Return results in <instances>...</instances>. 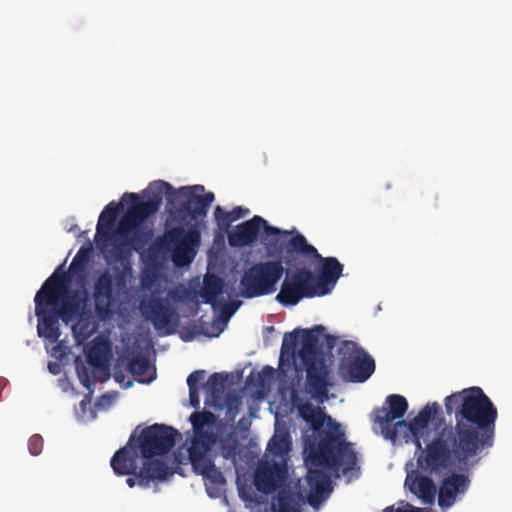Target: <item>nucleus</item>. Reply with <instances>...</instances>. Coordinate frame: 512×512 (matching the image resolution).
Segmentation results:
<instances>
[{
	"mask_svg": "<svg viewBox=\"0 0 512 512\" xmlns=\"http://www.w3.org/2000/svg\"><path fill=\"white\" fill-rule=\"evenodd\" d=\"M37 331L39 336L51 340L58 341L60 337L59 322H37Z\"/></svg>",
	"mask_w": 512,
	"mask_h": 512,
	"instance_id": "obj_30",
	"label": "nucleus"
},
{
	"mask_svg": "<svg viewBox=\"0 0 512 512\" xmlns=\"http://www.w3.org/2000/svg\"><path fill=\"white\" fill-rule=\"evenodd\" d=\"M119 289L126 286V275L123 271H118L115 278L109 271H104L95 280L93 287V298L95 308L100 316L107 315L115 303L113 283ZM101 320H105L104 317Z\"/></svg>",
	"mask_w": 512,
	"mask_h": 512,
	"instance_id": "obj_15",
	"label": "nucleus"
},
{
	"mask_svg": "<svg viewBox=\"0 0 512 512\" xmlns=\"http://www.w3.org/2000/svg\"><path fill=\"white\" fill-rule=\"evenodd\" d=\"M28 450L30 453H32V438L28 440Z\"/></svg>",
	"mask_w": 512,
	"mask_h": 512,
	"instance_id": "obj_47",
	"label": "nucleus"
},
{
	"mask_svg": "<svg viewBox=\"0 0 512 512\" xmlns=\"http://www.w3.org/2000/svg\"><path fill=\"white\" fill-rule=\"evenodd\" d=\"M407 410L406 398L399 394H391L387 396L384 406L374 408L372 420L379 424L381 434L385 439L396 442V422H393L402 420Z\"/></svg>",
	"mask_w": 512,
	"mask_h": 512,
	"instance_id": "obj_13",
	"label": "nucleus"
},
{
	"mask_svg": "<svg viewBox=\"0 0 512 512\" xmlns=\"http://www.w3.org/2000/svg\"><path fill=\"white\" fill-rule=\"evenodd\" d=\"M214 218L219 230L228 233L233 220L227 211H225L221 206H217L214 210Z\"/></svg>",
	"mask_w": 512,
	"mask_h": 512,
	"instance_id": "obj_33",
	"label": "nucleus"
},
{
	"mask_svg": "<svg viewBox=\"0 0 512 512\" xmlns=\"http://www.w3.org/2000/svg\"><path fill=\"white\" fill-rule=\"evenodd\" d=\"M48 368L49 371L55 375L60 372V365L56 362H49Z\"/></svg>",
	"mask_w": 512,
	"mask_h": 512,
	"instance_id": "obj_43",
	"label": "nucleus"
},
{
	"mask_svg": "<svg viewBox=\"0 0 512 512\" xmlns=\"http://www.w3.org/2000/svg\"><path fill=\"white\" fill-rule=\"evenodd\" d=\"M114 379H115L117 382H123V381H124V379H125L124 374H123L121 371H119V370L117 369V367H116V368H115V370H114Z\"/></svg>",
	"mask_w": 512,
	"mask_h": 512,
	"instance_id": "obj_44",
	"label": "nucleus"
},
{
	"mask_svg": "<svg viewBox=\"0 0 512 512\" xmlns=\"http://www.w3.org/2000/svg\"><path fill=\"white\" fill-rule=\"evenodd\" d=\"M65 273L58 274V270L55 271L44 283L42 288L37 292L34 297L36 303L35 314L38 320H54L52 317L41 318V306L54 307L57 305L61 296L65 291Z\"/></svg>",
	"mask_w": 512,
	"mask_h": 512,
	"instance_id": "obj_17",
	"label": "nucleus"
},
{
	"mask_svg": "<svg viewBox=\"0 0 512 512\" xmlns=\"http://www.w3.org/2000/svg\"><path fill=\"white\" fill-rule=\"evenodd\" d=\"M249 209L248 208H243L241 206H237L235 208H233L231 211L227 212L231 219L234 221H237L239 220L240 218H243L244 216H246L248 213H249Z\"/></svg>",
	"mask_w": 512,
	"mask_h": 512,
	"instance_id": "obj_38",
	"label": "nucleus"
},
{
	"mask_svg": "<svg viewBox=\"0 0 512 512\" xmlns=\"http://www.w3.org/2000/svg\"><path fill=\"white\" fill-rule=\"evenodd\" d=\"M190 421L194 434L188 453L193 470L211 484H225L222 472L208 455L217 442V435L212 429L216 416L210 411L194 412L190 416Z\"/></svg>",
	"mask_w": 512,
	"mask_h": 512,
	"instance_id": "obj_4",
	"label": "nucleus"
},
{
	"mask_svg": "<svg viewBox=\"0 0 512 512\" xmlns=\"http://www.w3.org/2000/svg\"><path fill=\"white\" fill-rule=\"evenodd\" d=\"M144 194L148 196L146 201L141 200L136 193L126 192L122 196V200L129 199L131 205L118 223L116 232L121 236L131 234V237L129 241H123L116 245V257L125 259L130 257L133 251L139 252L145 249L153 237V231L143 229L141 225L159 210L165 195L169 204L176 209L179 221H194L195 223L188 230L181 225L167 229L156 240V244L171 253V258L176 266L182 267L190 264L201 242V233L197 222L207 216L209 207L215 199L214 193L205 192L203 185L175 189L169 183L158 180L150 183Z\"/></svg>",
	"mask_w": 512,
	"mask_h": 512,
	"instance_id": "obj_2",
	"label": "nucleus"
},
{
	"mask_svg": "<svg viewBox=\"0 0 512 512\" xmlns=\"http://www.w3.org/2000/svg\"><path fill=\"white\" fill-rule=\"evenodd\" d=\"M448 470L453 471L441 479L437 492L438 506L443 511L450 509L460 500L471 485L470 476L467 474L470 470L463 471L457 467L448 468Z\"/></svg>",
	"mask_w": 512,
	"mask_h": 512,
	"instance_id": "obj_14",
	"label": "nucleus"
},
{
	"mask_svg": "<svg viewBox=\"0 0 512 512\" xmlns=\"http://www.w3.org/2000/svg\"><path fill=\"white\" fill-rule=\"evenodd\" d=\"M190 405L197 409L200 406L199 388H189Z\"/></svg>",
	"mask_w": 512,
	"mask_h": 512,
	"instance_id": "obj_39",
	"label": "nucleus"
},
{
	"mask_svg": "<svg viewBox=\"0 0 512 512\" xmlns=\"http://www.w3.org/2000/svg\"><path fill=\"white\" fill-rule=\"evenodd\" d=\"M179 295L176 291H169L165 297L160 295V292L154 291L151 296L142 300L141 309L144 313H149L151 317H146L145 320H179L176 308L173 302L178 301Z\"/></svg>",
	"mask_w": 512,
	"mask_h": 512,
	"instance_id": "obj_16",
	"label": "nucleus"
},
{
	"mask_svg": "<svg viewBox=\"0 0 512 512\" xmlns=\"http://www.w3.org/2000/svg\"><path fill=\"white\" fill-rule=\"evenodd\" d=\"M261 228H263L264 234L267 238L277 237V236H287L289 235L288 231H283L277 227L271 226L265 220V223H261Z\"/></svg>",
	"mask_w": 512,
	"mask_h": 512,
	"instance_id": "obj_37",
	"label": "nucleus"
},
{
	"mask_svg": "<svg viewBox=\"0 0 512 512\" xmlns=\"http://www.w3.org/2000/svg\"><path fill=\"white\" fill-rule=\"evenodd\" d=\"M338 355L340 356V369L342 365L348 364L354 358L359 357L365 351L357 345L354 341L345 340L338 348Z\"/></svg>",
	"mask_w": 512,
	"mask_h": 512,
	"instance_id": "obj_28",
	"label": "nucleus"
},
{
	"mask_svg": "<svg viewBox=\"0 0 512 512\" xmlns=\"http://www.w3.org/2000/svg\"><path fill=\"white\" fill-rule=\"evenodd\" d=\"M302 499L300 492L294 493L288 488H282L278 491L272 509L274 512H300L299 501Z\"/></svg>",
	"mask_w": 512,
	"mask_h": 512,
	"instance_id": "obj_26",
	"label": "nucleus"
},
{
	"mask_svg": "<svg viewBox=\"0 0 512 512\" xmlns=\"http://www.w3.org/2000/svg\"><path fill=\"white\" fill-rule=\"evenodd\" d=\"M91 324H92V326H91L92 330H97L100 328V322H80V321L72 322L71 328H72L73 332H76L78 327L89 328Z\"/></svg>",
	"mask_w": 512,
	"mask_h": 512,
	"instance_id": "obj_40",
	"label": "nucleus"
},
{
	"mask_svg": "<svg viewBox=\"0 0 512 512\" xmlns=\"http://www.w3.org/2000/svg\"><path fill=\"white\" fill-rule=\"evenodd\" d=\"M224 282L222 278L215 274L207 273L203 279V286L200 290V298L203 303L211 304L213 308L217 306V298L222 294Z\"/></svg>",
	"mask_w": 512,
	"mask_h": 512,
	"instance_id": "obj_24",
	"label": "nucleus"
},
{
	"mask_svg": "<svg viewBox=\"0 0 512 512\" xmlns=\"http://www.w3.org/2000/svg\"><path fill=\"white\" fill-rule=\"evenodd\" d=\"M289 253L303 255L318 263L315 283L322 296L329 294L342 276L344 266L336 257H323L300 233L293 235L286 244Z\"/></svg>",
	"mask_w": 512,
	"mask_h": 512,
	"instance_id": "obj_6",
	"label": "nucleus"
},
{
	"mask_svg": "<svg viewBox=\"0 0 512 512\" xmlns=\"http://www.w3.org/2000/svg\"><path fill=\"white\" fill-rule=\"evenodd\" d=\"M290 441L287 435L284 436H274L268 443L267 450L275 455L282 456L289 450Z\"/></svg>",
	"mask_w": 512,
	"mask_h": 512,
	"instance_id": "obj_31",
	"label": "nucleus"
},
{
	"mask_svg": "<svg viewBox=\"0 0 512 512\" xmlns=\"http://www.w3.org/2000/svg\"><path fill=\"white\" fill-rule=\"evenodd\" d=\"M286 478V470L280 465L264 464L257 468L254 485L259 492L270 494L275 492Z\"/></svg>",
	"mask_w": 512,
	"mask_h": 512,
	"instance_id": "obj_19",
	"label": "nucleus"
},
{
	"mask_svg": "<svg viewBox=\"0 0 512 512\" xmlns=\"http://www.w3.org/2000/svg\"><path fill=\"white\" fill-rule=\"evenodd\" d=\"M126 483L130 488H133L136 485V483L138 484V480H137L136 476L129 477L126 479Z\"/></svg>",
	"mask_w": 512,
	"mask_h": 512,
	"instance_id": "obj_45",
	"label": "nucleus"
},
{
	"mask_svg": "<svg viewBox=\"0 0 512 512\" xmlns=\"http://www.w3.org/2000/svg\"><path fill=\"white\" fill-rule=\"evenodd\" d=\"M284 274L280 260L258 262L244 271L240 283V294L245 298H255L272 294Z\"/></svg>",
	"mask_w": 512,
	"mask_h": 512,
	"instance_id": "obj_7",
	"label": "nucleus"
},
{
	"mask_svg": "<svg viewBox=\"0 0 512 512\" xmlns=\"http://www.w3.org/2000/svg\"><path fill=\"white\" fill-rule=\"evenodd\" d=\"M132 435L126 446L120 448L111 458V467L116 475H133L138 480V485L147 488L151 482H163L173 475L174 471L161 460L144 461L138 469V447L132 445Z\"/></svg>",
	"mask_w": 512,
	"mask_h": 512,
	"instance_id": "obj_5",
	"label": "nucleus"
},
{
	"mask_svg": "<svg viewBox=\"0 0 512 512\" xmlns=\"http://www.w3.org/2000/svg\"><path fill=\"white\" fill-rule=\"evenodd\" d=\"M332 386L331 370L326 364L306 369V392L317 402L324 403L329 399L328 393Z\"/></svg>",
	"mask_w": 512,
	"mask_h": 512,
	"instance_id": "obj_18",
	"label": "nucleus"
},
{
	"mask_svg": "<svg viewBox=\"0 0 512 512\" xmlns=\"http://www.w3.org/2000/svg\"><path fill=\"white\" fill-rule=\"evenodd\" d=\"M151 347L150 340L136 338L133 345L125 348L123 355L120 357L128 372L139 383L149 384L156 378V370L151 366L146 355Z\"/></svg>",
	"mask_w": 512,
	"mask_h": 512,
	"instance_id": "obj_11",
	"label": "nucleus"
},
{
	"mask_svg": "<svg viewBox=\"0 0 512 512\" xmlns=\"http://www.w3.org/2000/svg\"><path fill=\"white\" fill-rule=\"evenodd\" d=\"M275 370L271 366H264L260 372L257 374V382L256 385L260 387H264L267 380L273 378Z\"/></svg>",
	"mask_w": 512,
	"mask_h": 512,
	"instance_id": "obj_35",
	"label": "nucleus"
},
{
	"mask_svg": "<svg viewBox=\"0 0 512 512\" xmlns=\"http://www.w3.org/2000/svg\"><path fill=\"white\" fill-rule=\"evenodd\" d=\"M157 280V274L154 271L145 270L140 276L141 289L143 291H152Z\"/></svg>",
	"mask_w": 512,
	"mask_h": 512,
	"instance_id": "obj_34",
	"label": "nucleus"
},
{
	"mask_svg": "<svg viewBox=\"0 0 512 512\" xmlns=\"http://www.w3.org/2000/svg\"><path fill=\"white\" fill-rule=\"evenodd\" d=\"M300 417L318 432V441L305 448V463L310 468L306 475L309 487L307 495L311 506L318 505L332 491L331 478L318 467L326 468L338 475L352 471L357 464V455L353 444L346 441L341 425L330 416H326L320 407L311 402L296 404Z\"/></svg>",
	"mask_w": 512,
	"mask_h": 512,
	"instance_id": "obj_3",
	"label": "nucleus"
},
{
	"mask_svg": "<svg viewBox=\"0 0 512 512\" xmlns=\"http://www.w3.org/2000/svg\"><path fill=\"white\" fill-rule=\"evenodd\" d=\"M283 349H284V345L282 346V349H281V357H282V356H283V354H284V350H283Z\"/></svg>",
	"mask_w": 512,
	"mask_h": 512,
	"instance_id": "obj_48",
	"label": "nucleus"
},
{
	"mask_svg": "<svg viewBox=\"0 0 512 512\" xmlns=\"http://www.w3.org/2000/svg\"><path fill=\"white\" fill-rule=\"evenodd\" d=\"M301 362L305 366V370L309 367H317L318 364H326L324 358L320 355L316 344L305 342L299 351Z\"/></svg>",
	"mask_w": 512,
	"mask_h": 512,
	"instance_id": "obj_27",
	"label": "nucleus"
},
{
	"mask_svg": "<svg viewBox=\"0 0 512 512\" xmlns=\"http://www.w3.org/2000/svg\"><path fill=\"white\" fill-rule=\"evenodd\" d=\"M261 223H265V219L261 216L254 215L251 219L244 221L228 232V243L231 247H245L254 243L261 230Z\"/></svg>",
	"mask_w": 512,
	"mask_h": 512,
	"instance_id": "obj_21",
	"label": "nucleus"
},
{
	"mask_svg": "<svg viewBox=\"0 0 512 512\" xmlns=\"http://www.w3.org/2000/svg\"><path fill=\"white\" fill-rule=\"evenodd\" d=\"M404 485L420 499L422 504H434L438 491L435 482L429 476L421 474L418 470H413L407 474Z\"/></svg>",
	"mask_w": 512,
	"mask_h": 512,
	"instance_id": "obj_20",
	"label": "nucleus"
},
{
	"mask_svg": "<svg viewBox=\"0 0 512 512\" xmlns=\"http://www.w3.org/2000/svg\"><path fill=\"white\" fill-rule=\"evenodd\" d=\"M240 306L239 301H226L217 303L215 309L219 311L218 316L214 320H229Z\"/></svg>",
	"mask_w": 512,
	"mask_h": 512,
	"instance_id": "obj_32",
	"label": "nucleus"
},
{
	"mask_svg": "<svg viewBox=\"0 0 512 512\" xmlns=\"http://www.w3.org/2000/svg\"><path fill=\"white\" fill-rule=\"evenodd\" d=\"M91 247L82 246L70 264V271L73 274L82 273L85 271L90 258Z\"/></svg>",
	"mask_w": 512,
	"mask_h": 512,
	"instance_id": "obj_29",
	"label": "nucleus"
},
{
	"mask_svg": "<svg viewBox=\"0 0 512 512\" xmlns=\"http://www.w3.org/2000/svg\"><path fill=\"white\" fill-rule=\"evenodd\" d=\"M111 344L109 340L97 337L86 352L87 363L76 360V372L80 383L87 389L88 395L93 394V383L107 381L110 374L109 359Z\"/></svg>",
	"mask_w": 512,
	"mask_h": 512,
	"instance_id": "obj_8",
	"label": "nucleus"
},
{
	"mask_svg": "<svg viewBox=\"0 0 512 512\" xmlns=\"http://www.w3.org/2000/svg\"><path fill=\"white\" fill-rule=\"evenodd\" d=\"M43 448V438L39 434H34V456L41 453Z\"/></svg>",
	"mask_w": 512,
	"mask_h": 512,
	"instance_id": "obj_41",
	"label": "nucleus"
},
{
	"mask_svg": "<svg viewBox=\"0 0 512 512\" xmlns=\"http://www.w3.org/2000/svg\"><path fill=\"white\" fill-rule=\"evenodd\" d=\"M119 328H126L127 324H130L131 322L125 321V322H117Z\"/></svg>",
	"mask_w": 512,
	"mask_h": 512,
	"instance_id": "obj_46",
	"label": "nucleus"
},
{
	"mask_svg": "<svg viewBox=\"0 0 512 512\" xmlns=\"http://www.w3.org/2000/svg\"><path fill=\"white\" fill-rule=\"evenodd\" d=\"M65 351L63 350L60 344L54 346L51 350V355L55 358L61 359L65 355Z\"/></svg>",
	"mask_w": 512,
	"mask_h": 512,
	"instance_id": "obj_42",
	"label": "nucleus"
},
{
	"mask_svg": "<svg viewBox=\"0 0 512 512\" xmlns=\"http://www.w3.org/2000/svg\"><path fill=\"white\" fill-rule=\"evenodd\" d=\"M120 211V205L116 204L115 202H110L108 205L105 206L103 211L101 212L97 227H96V235L103 236L105 238H115V243L113 247V257L118 261L128 260V258L125 259H118L115 255V248L116 245L123 241H129L131 234L128 236H121L120 234H117V228L115 229L114 233L111 234V231L113 229L114 223L116 221V218Z\"/></svg>",
	"mask_w": 512,
	"mask_h": 512,
	"instance_id": "obj_22",
	"label": "nucleus"
},
{
	"mask_svg": "<svg viewBox=\"0 0 512 512\" xmlns=\"http://www.w3.org/2000/svg\"><path fill=\"white\" fill-rule=\"evenodd\" d=\"M446 414L455 422L436 429L431 438L425 430L439 405L427 404L410 422L396 421V441L410 440L419 451L418 467L428 474L448 468L472 470L495 442L497 408L480 387L465 388L444 399Z\"/></svg>",
	"mask_w": 512,
	"mask_h": 512,
	"instance_id": "obj_1",
	"label": "nucleus"
},
{
	"mask_svg": "<svg viewBox=\"0 0 512 512\" xmlns=\"http://www.w3.org/2000/svg\"><path fill=\"white\" fill-rule=\"evenodd\" d=\"M316 296L322 295L315 283V275L302 267L286 273L276 299L283 306H294L304 298Z\"/></svg>",
	"mask_w": 512,
	"mask_h": 512,
	"instance_id": "obj_9",
	"label": "nucleus"
},
{
	"mask_svg": "<svg viewBox=\"0 0 512 512\" xmlns=\"http://www.w3.org/2000/svg\"><path fill=\"white\" fill-rule=\"evenodd\" d=\"M180 437L181 434L175 428L156 423L141 431L136 446L143 459L155 461L152 459L154 456L168 453Z\"/></svg>",
	"mask_w": 512,
	"mask_h": 512,
	"instance_id": "obj_10",
	"label": "nucleus"
},
{
	"mask_svg": "<svg viewBox=\"0 0 512 512\" xmlns=\"http://www.w3.org/2000/svg\"><path fill=\"white\" fill-rule=\"evenodd\" d=\"M160 336L178 333L185 341H193L200 337H218L227 327L228 322H188L181 326L182 322H151Z\"/></svg>",
	"mask_w": 512,
	"mask_h": 512,
	"instance_id": "obj_12",
	"label": "nucleus"
},
{
	"mask_svg": "<svg viewBox=\"0 0 512 512\" xmlns=\"http://www.w3.org/2000/svg\"><path fill=\"white\" fill-rule=\"evenodd\" d=\"M343 375H347L352 382H365L375 370V362L366 352L354 358L340 369Z\"/></svg>",
	"mask_w": 512,
	"mask_h": 512,
	"instance_id": "obj_23",
	"label": "nucleus"
},
{
	"mask_svg": "<svg viewBox=\"0 0 512 512\" xmlns=\"http://www.w3.org/2000/svg\"><path fill=\"white\" fill-rule=\"evenodd\" d=\"M204 377H205V371L204 370L193 371L187 377L188 388H199V384L204 380Z\"/></svg>",
	"mask_w": 512,
	"mask_h": 512,
	"instance_id": "obj_36",
	"label": "nucleus"
},
{
	"mask_svg": "<svg viewBox=\"0 0 512 512\" xmlns=\"http://www.w3.org/2000/svg\"><path fill=\"white\" fill-rule=\"evenodd\" d=\"M228 376L223 373H213L209 376L206 383L207 397L206 405L221 407V400L225 389V383Z\"/></svg>",
	"mask_w": 512,
	"mask_h": 512,
	"instance_id": "obj_25",
	"label": "nucleus"
}]
</instances>
